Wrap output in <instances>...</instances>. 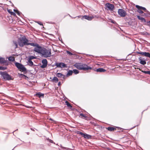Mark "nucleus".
I'll use <instances>...</instances> for the list:
<instances>
[{
    "label": "nucleus",
    "instance_id": "55",
    "mask_svg": "<svg viewBox=\"0 0 150 150\" xmlns=\"http://www.w3.org/2000/svg\"><path fill=\"white\" fill-rule=\"evenodd\" d=\"M48 23L51 24H54V22H48Z\"/></svg>",
    "mask_w": 150,
    "mask_h": 150
},
{
    "label": "nucleus",
    "instance_id": "32",
    "mask_svg": "<svg viewBox=\"0 0 150 150\" xmlns=\"http://www.w3.org/2000/svg\"><path fill=\"white\" fill-rule=\"evenodd\" d=\"M72 71L73 73H74L75 74H77L79 72V71L78 70L75 69H73Z\"/></svg>",
    "mask_w": 150,
    "mask_h": 150
},
{
    "label": "nucleus",
    "instance_id": "35",
    "mask_svg": "<svg viewBox=\"0 0 150 150\" xmlns=\"http://www.w3.org/2000/svg\"><path fill=\"white\" fill-rule=\"evenodd\" d=\"M13 44L15 45L16 46V47H15V48H16L18 47V45L17 44V42L16 41L13 40Z\"/></svg>",
    "mask_w": 150,
    "mask_h": 150
},
{
    "label": "nucleus",
    "instance_id": "38",
    "mask_svg": "<svg viewBox=\"0 0 150 150\" xmlns=\"http://www.w3.org/2000/svg\"><path fill=\"white\" fill-rule=\"evenodd\" d=\"M7 12L10 13L11 15H12V14L13 13V12L11 11V10L10 9H7Z\"/></svg>",
    "mask_w": 150,
    "mask_h": 150
},
{
    "label": "nucleus",
    "instance_id": "61",
    "mask_svg": "<svg viewBox=\"0 0 150 150\" xmlns=\"http://www.w3.org/2000/svg\"><path fill=\"white\" fill-rule=\"evenodd\" d=\"M50 120H51L52 121H53L54 120L51 118H50L49 119Z\"/></svg>",
    "mask_w": 150,
    "mask_h": 150
},
{
    "label": "nucleus",
    "instance_id": "59",
    "mask_svg": "<svg viewBox=\"0 0 150 150\" xmlns=\"http://www.w3.org/2000/svg\"><path fill=\"white\" fill-rule=\"evenodd\" d=\"M145 12H146V13H148V14H149L150 15V13L149 12V11H145Z\"/></svg>",
    "mask_w": 150,
    "mask_h": 150
},
{
    "label": "nucleus",
    "instance_id": "22",
    "mask_svg": "<svg viewBox=\"0 0 150 150\" xmlns=\"http://www.w3.org/2000/svg\"><path fill=\"white\" fill-rule=\"evenodd\" d=\"M28 64L30 67H33V66H35L36 65L34 64L33 62L31 60L28 59Z\"/></svg>",
    "mask_w": 150,
    "mask_h": 150
},
{
    "label": "nucleus",
    "instance_id": "14",
    "mask_svg": "<svg viewBox=\"0 0 150 150\" xmlns=\"http://www.w3.org/2000/svg\"><path fill=\"white\" fill-rule=\"evenodd\" d=\"M19 70H21L22 72H24L25 74H26L27 72L26 68L23 64L21 66Z\"/></svg>",
    "mask_w": 150,
    "mask_h": 150
},
{
    "label": "nucleus",
    "instance_id": "41",
    "mask_svg": "<svg viewBox=\"0 0 150 150\" xmlns=\"http://www.w3.org/2000/svg\"><path fill=\"white\" fill-rule=\"evenodd\" d=\"M66 52L67 54H69L70 55H74V54H73L71 52L67 50Z\"/></svg>",
    "mask_w": 150,
    "mask_h": 150
},
{
    "label": "nucleus",
    "instance_id": "46",
    "mask_svg": "<svg viewBox=\"0 0 150 150\" xmlns=\"http://www.w3.org/2000/svg\"><path fill=\"white\" fill-rule=\"evenodd\" d=\"M62 148L63 149H64L67 150H72L71 149H70V148H67V147H63V148Z\"/></svg>",
    "mask_w": 150,
    "mask_h": 150
},
{
    "label": "nucleus",
    "instance_id": "16",
    "mask_svg": "<svg viewBox=\"0 0 150 150\" xmlns=\"http://www.w3.org/2000/svg\"><path fill=\"white\" fill-rule=\"evenodd\" d=\"M44 93L39 92L36 93L35 94L34 96L40 98L41 97L43 98L44 97Z\"/></svg>",
    "mask_w": 150,
    "mask_h": 150
},
{
    "label": "nucleus",
    "instance_id": "8",
    "mask_svg": "<svg viewBox=\"0 0 150 150\" xmlns=\"http://www.w3.org/2000/svg\"><path fill=\"white\" fill-rule=\"evenodd\" d=\"M0 64H5L8 66V62L7 59H5L4 58L0 56Z\"/></svg>",
    "mask_w": 150,
    "mask_h": 150
},
{
    "label": "nucleus",
    "instance_id": "12",
    "mask_svg": "<svg viewBox=\"0 0 150 150\" xmlns=\"http://www.w3.org/2000/svg\"><path fill=\"white\" fill-rule=\"evenodd\" d=\"M94 18V17L93 16H90L88 15H85L82 16V19L83 18H84L88 21H91Z\"/></svg>",
    "mask_w": 150,
    "mask_h": 150
},
{
    "label": "nucleus",
    "instance_id": "17",
    "mask_svg": "<svg viewBox=\"0 0 150 150\" xmlns=\"http://www.w3.org/2000/svg\"><path fill=\"white\" fill-rule=\"evenodd\" d=\"M46 140L47 142H49V143H47V145L49 146H51V144L50 143L53 144H55V143L54 142V141L50 139L49 138H46Z\"/></svg>",
    "mask_w": 150,
    "mask_h": 150
},
{
    "label": "nucleus",
    "instance_id": "63",
    "mask_svg": "<svg viewBox=\"0 0 150 150\" xmlns=\"http://www.w3.org/2000/svg\"><path fill=\"white\" fill-rule=\"evenodd\" d=\"M30 129L31 130H32V131H34V130L32 128H30Z\"/></svg>",
    "mask_w": 150,
    "mask_h": 150
},
{
    "label": "nucleus",
    "instance_id": "37",
    "mask_svg": "<svg viewBox=\"0 0 150 150\" xmlns=\"http://www.w3.org/2000/svg\"><path fill=\"white\" fill-rule=\"evenodd\" d=\"M18 76L19 78H23L24 76H25V75L20 73H18Z\"/></svg>",
    "mask_w": 150,
    "mask_h": 150
},
{
    "label": "nucleus",
    "instance_id": "13",
    "mask_svg": "<svg viewBox=\"0 0 150 150\" xmlns=\"http://www.w3.org/2000/svg\"><path fill=\"white\" fill-rule=\"evenodd\" d=\"M94 70L97 72H102L106 71V70L102 68H99L96 69H93Z\"/></svg>",
    "mask_w": 150,
    "mask_h": 150
},
{
    "label": "nucleus",
    "instance_id": "3",
    "mask_svg": "<svg viewBox=\"0 0 150 150\" xmlns=\"http://www.w3.org/2000/svg\"><path fill=\"white\" fill-rule=\"evenodd\" d=\"M74 66L77 69L80 70L86 71L92 69L91 67L88 66L86 64L81 63H76L75 64Z\"/></svg>",
    "mask_w": 150,
    "mask_h": 150
},
{
    "label": "nucleus",
    "instance_id": "64",
    "mask_svg": "<svg viewBox=\"0 0 150 150\" xmlns=\"http://www.w3.org/2000/svg\"><path fill=\"white\" fill-rule=\"evenodd\" d=\"M26 133L27 135H29L30 134L29 132H26Z\"/></svg>",
    "mask_w": 150,
    "mask_h": 150
},
{
    "label": "nucleus",
    "instance_id": "48",
    "mask_svg": "<svg viewBox=\"0 0 150 150\" xmlns=\"http://www.w3.org/2000/svg\"><path fill=\"white\" fill-rule=\"evenodd\" d=\"M18 16H20L21 14H22L21 12L19 11L18 10L16 13Z\"/></svg>",
    "mask_w": 150,
    "mask_h": 150
},
{
    "label": "nucleus",
    "instance_id": "20",
    "mask_svg": "<svg viewBox=\"0 0 150 150\" xmlns=\"http://www.w3.org/2000/svg\"><path fill=\"white\" fill-rule=\"evenodd\" d=\"M56 76L59 78L62 77L64 79L65 78V75L61 73H57L56 74Z\"/></svg>",
    "mask_w": 150,
    "mask_h": 150
},
{
    "label": "nucleus",
    "instance_id": "57",
    "mask_svg": "<svg viewBox=\"0 0 150 150\" xmlns=\"http://www.w3.org/2000/svg\"><path fill=\"white\" fill-rule=\"evenodd\" d=\"M68 15H69V16L70 17H71L72 18H76V17H72L69 14H68Z\"/></svg>",
    "mask_w": 150,
    "mask_h": 150
},
{
    "label": "nucleus",
    "instance_id": "23",
    "mask_svg": "<svg viewBox=\"0 0 150 150\" xmlns=\"http://www.w3.org/2000/svg\"><path fill=\"white\" fill-rule=\"evenodd\" d=\"M14 64L16 67L18 68V69H19L21 66L22 64L21 63L16 62H14Z\"/></svg>",
    "mask_w": 150,
    "mask_h": 150
},
{
    "label": "nucleus",
    "instance_id": "53",
    "mask_svg": "<svg viewBox=\"0 0 150 150\" xmlns=\"http://www.w3.org/2000/svg\"><path fill=\"white\" fill-rule=\"evenodd\" d=\"M61 85V82L60 81H59L58 83V86H59L60 85Z\"/></svg>",
    "mask_w": 150,
    "mask_h": 150
},
{
    "label": "nucleus",
    "instance_id": "11",
    "mask_svg": "<svg viewBox=\"0 0 150 150\" xmlns=\"http://www.w3.org/2000/svg\"><path fill=\"white\" fill-rule=\"evenodd\" d=\"M139 61V63L143 65H144L146 64V59H145L144 58H142L140 57L138 58Z\"/></svg>",
    "mask_w": 150,
    "mask_h": 150
},
{
    "label": "nucleus",
    "instance_id": "33",
    "mask_svg": "<svg viewBox=\"0 0 150 150\" xmlns=\"http://www.w3.org/2000/svg\"><path fill=\"white\" fill-rule=\"evenodd\" d=\"M137 9V12L139 13L140 14H142L144 13V12L141 9H140L139 8H136Z\"/></svg>",
    "mask_w": 150,
    "mask_h": 150
},
{
    "label": "nucleus",
    "instance_id": "30",
    "mask_svg": "<svg viewBox=\"0 0 150 150\" xmlns=\"http://www.w3.org/2000/svg\"><path fill=\"white\" fill-rule=\"evenodd\" d=\"M36 58L37 57H36L30 55L28 56V59L31 60L32 59H36Z\"/></svg>",
    "mask_w": 150,
    "mask_h": 150
},
{
    "label": "nucleus",
    "instance_id": "40",
    "mask_svg": "<svg viewBox=\"0 0 150 150\" xmlns=\"http://www.w3.org/2000/svg\"><path fill=\"white\" fill-rule=\"evenodd\" d=\"M35 22L36 23H38V24H39L40 25L42 26V27L43 28L44 27L43 24L40 21H36Z\"/></svg>",
    "mask_w": 150,
    "mask_h": 150
},
{
    "label": "nucleus",
    "instance_id": "27",
    "mask_svg": "<svg viewBox=\"0 0 150 150\" xmlns=\"http://www.w3.org/2000/svg\"><path fill=\"white\" fill-rule=\"evenodd\" d=\"M38 44L36 43H31V42H28V45H30L31 46H33V47H36L38 45Z\"/></svg>",
    "mask_w": 150,
    "mask_h": 150
},
{
    "label": "nucleus",
    "instance_id": "47",
    "mask_svg": "<svg viewBox=\"0 0 150 150\" xmlns=\"http://www.w3.org/2000/svg\"><path fill=\"white\" fill-rule=\"evenodd\" d=\"M143 14L142 15L143 16H148V13H143Z\"/></svg>",
    "mask_w": 150,
    "mask_h": 150
},
{
    "label": "nucleus",
    "instance_id": "50",
    "mask_svg": "<svg viewBox=\"0 0 150 150\" xmlns=\"http://www.w3.org/2000/svg\"><path fill=\"white\" fill-rule=\"evenodd\" d=\"M57 64V62H56L54 64H53L52 65V66L53 67H54V66H56V67H57V65L56 64Z\"/></svg>",
    "mask_w": 150,
    "mask_h": 150
},
{
    "label": "nucleus",
    "instance_id": "2",
    "mask_svg": "<svg viewBox=\"0 0 150 150\" xmlns=\"http://www.w3.org/2000/svg\"><path fill=\"white\" fill-rule=\"evenodd\" d=\"M0 75L1 76V78L3 81H10L13 80L14 79V78L12 76L9 74L6 71H0Z\"/></svg>",
    "mask_w": 150,
    "mask_h": 150
},
{
    "label": "nucleus",
    "instance_id": "24",
    "mask_svg": "<svg viewBox=\"0 0 150 150\" xmlns=\"http://www.w3.org/2000/svg\"><path fill=\"white\" fill-rule=\"evenodd\" d=\"M142 56L147 57L150 58V53L149 52H143Z\"/></svg>",
    "mask_w": 150,
    "mask_h": 150
},
{
    "label": "nucleus",
    "instance_id": "26",
    "mask_svg": "<svg viewBox=\"0 0 150 150\" xmlns=\"http://www.w3.org/2000/svg\"><path fill=\"white\" fill-rule=\"evenodd\" d=\"M58 81V79L57 77V76H54L51 79V81L53 83H57Z\"/></svg>",
    "mask_w": 150,
    "mask_h": 150
},
{
    "label": "nucleus",
    "instance_id": "25",
    "mask_svg": "<svg viewBox=\"0 0 150 150\" xmlns=\"http://www.w3.org/2000/svg\"><path fill=\"white\" fill-rule=\"evenodd\" d=\"M67 70L68 71L67 73L66 74V76L68 77L69 76H71L73 73V71L72 70H69L68 69H67Z\"/></svg>",
    "mask_w": 150,
    "mask_h": 150
},
{
    "label": "nucleus",
    "instance_id": "18",
    "mask_svg": "<svg viewBox=\"0 0 150 150\" xmlns=\"http://www.w3.org/2000/svg\"><path fill=\"white\" fill-rule=\"evenodd\" d=\"M137 18L139 20H141V22H144L146 23V22L144 18L141 17L139 15H137Z\"/></svg>",
    "mask_w": 150,
    "mask_h": 150
},
{
    "label": "nucleus",
    "instance_id": "43",
    "mask_svg": "<svg viewBox=\"0 0 150 150\" xmlns=\"http://www.w3.org/2000/svg\"><path fill=\"white\" fill-rule=\"evenodd\" d=\"M145 25L148 26H150V21H147Z\"/></svg>",
    "mask_w": 150,
    "mask_h": 150
},
{
    "label": "nucleus",
    "instance_id": "9",
    "mask_svg": "<svg viewBox=\"0 0 150 150\" xmlns=\"http://www.w3.org/2000/svg\"><path fill=\"white\" fill-rule=\"evenodd\" d=\"M42 64L40 66V67L44 69L46 67L48 64V62L46 59H44L42 60Z\"/></svg>",
    "mask_w": 150,
    "mask_h": 150
},
{
    "label": "nucleus",
    "instance_id": "21",
    "mask_svg": "<svg viewBox=\"0 0 150 150\" xmlns=\"http://www.w3.org/2000/svg\"><path fill=\"white\" fill-rule=\"evenodd\" d=\"M135 7L136 8H139L140 9H141L142 10L144 11H148L144 7H142V6H140L138 5H136Z\"/></svg>",
    "mask_w": 150,
    "mask_h": 150
},
{
    "label": "nucleus",
    "instance_id": "51",
    "mask_svg": "<svg viewBox=\"0 0 150 150\" xmlns=\"http://www.w3.org/2000/svg\"><path fill=\"white\" fill-rule=\"evenodd\" d=\"M12 15H13V16H15V17H17L16 16V14L15 13V12H13V14H12Z\"/></svg>",
    "mask_w": 150,
    "mask_h": 150
},
{
    "label": "nucleus",
    "instance_id": "7",
    "mask_svg": "<svg viewBox=\"0 0 150 150\" xmlns=\"http://www.w3.org/2000/svg\"><path fill=\"white\" fill-rule=\"evenodd\" d=\"M118 13L121 17H125L127 14L126 11L122 9H119Z\"/></svg>",
    "mask_w": 150,
    "mask_h": 150
},
{
    "label": "nucleus",
    "instance_id": "19",
    "mask_svg": "<svg viewBox=\"0 0 150 150\" xmlns=\"http://www.w3.org/2000/svg\"><path fill=\"white\" fill-rule=\"evenodd\" d=\"M137 18L139 20H141V22H144L146 23V22L144 18L141 17L139 15H137Z\"/></svg>",
    "mask_w": 150,
    "mask_h": 150
},
{
    "label": "nucleus",
    "instance_id": "5",
    "mask_svg": "<svg viewBox=\"0 0 150 150\" xmlns=\"http://www.w3.org/2000/svg\"><path fill=\"white\" fill-rule=\"evenodd\" d=\"M105 9L107 10L112 11L115 8V6L113 4L109 3H107L105 4Z\"/></svg>",
    "mask_w": 150,
    "mask_h": 150
},
{
    "label": "nucleus",
    "instance_id": "4",
    "mask_svg": "<svg viewBox=\"0 0 150 150\" xmlns=\"http://www.w3.org/2000/svg\"><path fill=\"white\" fill-rule=\"evenodd\" d=\"M29 40L25 36L20 37L18 40V42L19 46L21 47L24 45H28Z\"/></svg>",
    "mask_w": 150,
    "mask_h": 150
},
{
    "label": "nucleus",
    "instance_id": "58",
    "mask_svg": "<svg viewBox=\"0 0 150 150\" xmlns=\"http://www.w3.org/2000/svg\"><path fill=\"white\" fill-rule=\"evenodd\" d=\"M86 55H87V56H93V57H94V56H93V55H91V54H86Z\"/></svg>",
    "mask_w": 150,
    "mask_h": 150
},
{
    "label": "nucleus",
    "instance_id": "54",
    "mask_svg": "<svg viewBox=\"0 0 150 150\" xmlns=\"http://www.w3.org/2000/svg\"><path fill=\"white\" fill-rule=\"evenodd\" d=\"M18 9H13V11L14 12H16L17 11H18Z\"/></svg>",
    "mask_w": 150,
    "mask_h": 150
},
{
    "label": "nucleus",
    "instance_id": "29",
    "mask_svg": "<svg viewBox=\"0 0 150 150\" xmlns=\"http://www.w3.org/2000/svg\"><path fill=\"white\" fill-rule=\"evenodd\" d=\"M65 103L67 106L70 108H71L72 107V106L71 105L70 103H69L66 100L65 101Z\"/></svg>",
    "mask_w": 150,
    "mask_h": 150
},
{
    "label": "nucleus",
    "instance_id": "56",
    "mask_svg": "<svg viewBox=\"0 0 150 150\" xmlns=\"http://www.w3.org/2000/svg\"><path fill=\"white\" fill-rule=\"evenodd\" d=\"M9 2H10V3H11V4H12L11 6H13V7H14V5H13V4L12 2H11V1H9Z\"/></svg>",
    "mask_w": 150,
    "mask_h": 150
},
{
    "label": "nucleus",
    "instance_id": "36",
    "mask_svg": "<svg viewBox=\"0 0 150 150\" xmlns=\"http://www.w3.org/2000/svg\"><path fill=\"white\" fill-rule=\"evenodd\" d=\"M7 68L6 67H3L2 66H0V70H5L7 69Z\"/></svg>",
    "mask_w": 150,
    "mask_h": 150
},
{
    "label": "nucleus",
    "instance_id": "28",
    "mask_svg": "<svg viewBox=\"0 0 150 150\" xmlns=\"http://www.w3.org/2000/svg\"><path fill=\"white\" fill-rule=\"evenodd\" d=\"M79 115L81 116V118L83 119V118H85L86 120H88V117L87 116H86L84 114H83L82 113H80Z\"/></svg>",
    "mask_w": 150,
    "mask_h": 150
},
{
    "label": "nucleus",
    "instance_id": "34",
    "mask_svg": "<svg viewBox=\"0 0 150 150\" xmlns=\"http://www.w3.org/2000/svg\"><path fill=\"white\" fill-rule=\"evenodd\" d=\"M142 72L144 73L145 74H149L150 75V71H144L142 70Z\"/></svg>",
    "mask_w": 150,
    "mask_h": 150
},
{
    "label": "nucleus",
    "instance_id": "62",
    "mask_svg": "<svg viewBox=\"0 0 150 150\" xmlns=\"http://www.w3.org/2000/svg\"><path fill=\"white\" fill-rule=\"evenodd\" d=\"M72 148H73V149H72H72H74V148H75V146H72Z\"/></svg>",
    "mask_w": 150,
    "mask_h": 150
},
{
    "label": "nucleus",
    "instance_id": "6",
    "mask_svg": "<svg viewBox=\"0 0 150 150\" xmlns=\"http://www.w3.org/2000/svg\"><path fill=\"white\" fill-rule=\"evenodd\" d=\"M77 133L78 134L81 135L82 137H84V138L85 139H89L91 138L92 136L91 135L85 133H84L79 131H77Z\"/></svg>",
    "mask_w": 150,
    "mask_h": 150
},
{
    "label": "nucleus",
    "instance_id": "52",
    "mask_svg": "<svg viewBox=\"0 0 150 150\" xmlns=\"http://www.w3.org/2000/svg\"><path fill=\"white\" fill-rule=\"evenodd\" d=\"M23 77H24V78L25 79H28L29 78L27 76H26L25 75V76H24Z\"/></svg>",
    "mask_w": 150,
    "mask_h": 150
},
{
    "label": "nucleus",
    "instance_id": "39",
    "mask_svg": "<svg viewBox=\"0 0 150 150\" xmlns=\"http://www.w3.org/2000/svg\"><path fill=\"white\" fill-rule=\"evenodd\" d=\"M39 147L42 149H44V145L43 144H40L39 145Z\"/></svg>",
    "mask_w": 150,
    "mask_h": 150
},
{
    "label": "nucleus",
    "instance_id": "49",
    "mask_svg": "<svg viewBox=\"0 0 150 150\" xmlns=\"http://www.w3.org/2000/svg\"><path fill=\"white\" fill-rule=\"evenodd\" d=\"M132 21H130L129 22H128V25H132Z\"/></svg>",
    "mask_w": 150,
    "mask_h": 150
},
{
    "label": "nucleus",
    "instance_id": "60",
    "mask_svg": "<svg viewBox=\"0 0 150 150\" xmlns=\"http://www.w3.org/2000/svg\"><path fill=\"white\" fill-rule=\"evenodd\" d=\"M58 39H59V40H60L62 42V39H61V40H60V38L59 37Z\"/></svg>",
    "mask_w": 150,
    "mask_h": 150
},
{
    "label": "nucleus",
    "instance_id": "31",
    "mask_svg": "<svg viewBox=\"0 0 150 150\" xmlns=\"http://www.w3.org/2000/svg\"><path fill=\"white\" fill-rule=\"evenodd\" d=\"M8 60L9 61L11 62H13L15 61V58H13L11 56L8 57Z\"/></svg>",
    "mask_w": 150,
    "mask_h": 150
},
{
    "label": "nucleus",
    "instance_id": "42",
    "mask_svg": "<svg viewBox=\"0 0 150 150\" xmlns=\"http://www.w3.org/2000/svg\"><path fill=\"white\" fill-rule=\"evenodd\" d=\"M90 123L93 125L95 126H97L98 125L96 123L94 122H90Z\"/></svg>",
    "mask_w": 150,
    "mask_h": 150
},
{
    "label": "nucleus",
    "instance_id": "1",
    "mask_svg": "<svg viewBox=\"0 0 150 150\" xmlns=\"http://www.w3.org/2000/svg\"><path fill=\"white\" fill-rule=\"evenodd\" d=\"M33 50L35 52L40 54L41 56L44 57H49L51 56V49L47 50L46 48L41 46L39 44L36 47H34Z\"/></svg>",
    "mask_w": 150,
    "mask_h": 150
},
{
    "label": "nucleus",
    "instance_id": "15",
    "mask_svg": "<svg viewBox=\"0 0 150 150\" xmlns=\"http://www.w3.org/2000/svg\"><path fill=\"white\" fill-rule=\"evenodd\" d=\"M116 128H120V129H122V128H120V127H108L107 129L108 130L110 131H113L116 129Z\"/></svg>",
    "mask_w": 150,
    "mask_h": 150
},
{
    "label": "nucleus",
    "instance_id": "10",
    "mask_svg": "<svg viewBox=\"0 0 150 150\" xmlns=\"http://www.w3.org/2000/svg\"><path fill=\"white\" fill-rule=\"evenodd\" d=\"M56 65H57V67H56V68H67V64L62 62H60L59 63L57 62V64Z\"/></svg>",
    "mask_w": 150,
    "mask_h": 150
},
{
    "label": "nucleus",
    "instance_id": "45",
    "mask_svg": "<svg viewBox=\"0 0 150 150\" xmlns=\"http://www.w3.org/2000/svg\"><path fill=\"white\" fill-rule=\"evenodd\" d=\"M110 20V22L111 23H113L114 24H117L116 22L114 20H112V19H111Z\"/></svg>",
    "mask_w": 150,
    "mask_h": 150
},
{
    "label": "nucleus",
    "instance_id": "44",
    "mask_svg": "<svg viewBox=\"0 0 150 150\" xmlns=\"http://www.w3.org/2000/svg\"><path fill=\"white\" fill-rule=\"evenodd\" d=\"M143 52H141V51H140V52L137 51L136 52V53L137 54H141L142 56V54H143Z\"/></svg>",
    "mask_w": 150,
    "mask_h": 150
}]
</instances>
